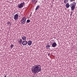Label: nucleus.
Segmentation results:
<instances>
[{"mask_svg":"<svg viewBox=\"0 0 77 77\" xmlns=\"http://www.w3.org/2000/svg\"><path fill=\"white\" fill-rule=\"evenodd\" d=\"M22 43L23 45H26L27 44V42L26 41H22Z\"/></svg>","mask_w":77,"mask_h":77,"instance_id":"423d86ee","label":"nucleus"},{"mask_svg":"<svg viewBox=\"0 0 77 77\" xmlns=\"http://www.w3.org/2000/svg\"><path fill=\"white\" fill-rule=\"evenodd\" d=\"M14 19L15 20H17L18 19V14H16L14 15Z\"/></svg>","mask_w":77,"mask_h":77,"instance_id":"39448f33","label":"nucleus"},{"mask_svg":"<svg viewBox=\"0 0 77 77\" xmlns=\"http://www.w3.org/2000/svg\"><path fill=\"white\" fill-rule=\"evenodd\" d=\"M25 5V3H24V2H23L22 3H21V4H18L17 6L18 7V8H19V9H21V8H23V7H24V6Z\"/></svg>","mask_w":77,"mask_h":77,"instance_id":"7ed1b4c3","label":"nucleus"},{"mask_svg":"<svg viewBox=\"0 0 77 77\" xmlns=\"http://www.w3.org/2000/svg\"><path fill=\"white\" fill-rule=\"evenodd\" d=\"M27 43L28 44V45L30 46V45H31L32 44V42L31 40H30L28 41Z\"/></svg>","mask_w":77,"mask_h":77,"instance_id":"0eeeda50","label":"nucleus"},{"mask_svg":"<svg viewBox=\"0 0 77 77\" xmlns=\"http://www.w3.org/2000/svg\"><path fill=\"white\" fill-rule=\"evenodd\" d=\"M30 20L29 19H28L27 20L26 23H30Z\"/></svg>","mask_w":77,"mask_h":77,"instance_id":"4468645a","label":"nucleus"},{"mask_svg":"<svg viewBox=\"0 0 77 77\" xmlns=\"http://www.w3.org/2000/svg\"><path fill=\"white\" fill-rule=\"evenodd\" d=\"M70 2H75V0H70Z\"/></svg>","mask_w":77,"mask_h":77,"instance_id":"f3484780","label":"nucleus"},{"mask_svg":"<svg viewBox=\"0 0 77 77\" xmlns=\"http://www.w3.org/2000/svg\"><path fill=\"white\" fill-rule=\"evenodd\" d=\"M35 0H32V2H35Z\"/></svg>","mask_w":77,"mask_h":77,"instance_id":"a211bd4d","label":"nucleus"},{"mask_svg":"<svg viewBox=\"0 0 77 77\" xmlns=\"http://www.w3.org/2000/svg\"><path fill=\"white\" fill-rule=\"evenodd\" d=\"M26 18H22L21 20V24H24L25 23H26Z\"/></svg>","mask_w":77,"mask_h":77,"instance_id":"20e7f679","label":"nucleus"},{"mask_svg":"<svg viewBox=\"0 0 77 77\" xmlns=\"http://www.w3.org/2000/svg\"><path fill=\"white\" fill-rule=\"evenodd\" d=\"M71 12V13L70 14V16H71H71L72 15V12Z\"/></svg>","mask_w":77,"mask_h":77,"instance_id":"6ab92c4d","label":"nucleus"},{"mask_svg":"<svg viewBox=\"0 0 77 77\" xmlns=\"http://www.w3.org/2000/svg\"><path fill=\"white\" fill-rule=\"evenodd\" d=\"M50 54H48V56H50Z\"/></svg>","mask_w":77,"mask_h":77,"instance_id":"4be33fe9","label":"nucleus"},{"mask_svg":"<svg viewBox=\"0 0 77 77\" xmlns=\"http://www.w3.org/2000/svg\"><path fill=\"white\" fill-rule=\"evenodd\" d=\"M57 45V44H56V42H54L52 44V47H56Z\"/></svg>","mask_w":77,"mask_h":77,"instance_id":"6e6552de","label":"nucleus"},{"mask_svg":"<svg viewBox=\"0 0 77 77\" xmlns=\"http://www.w3.org/2000/svg\"><path fill=\"white\" fill-rule=\"evenodd\" d=\"M7 76V75H6L5 76H4V77H6Z\"/></svg>","mask_w":77,"mask_h":77,"instance_id":"412c9836","label":"nucleus"},{"mask_svg":"<svg viewBox=\"0 0 77 77\" xmlns=\"http://www.w3.org/2000/svg\"><path fill=\"white\" fill-rule=\"evenodd\" d=\"M37 2H38V1H36L35 2V4H36Z\"/></svg>","mask_w":77,"mask_h":77,"instance_id":"aec40b11","label":"nucleus"},{"mask_svg":"<svg viewBox=\"0 0 77 77\" xmlns=\"http://www.w3.org/2000/svg\"><path fill=\"white\" fill-rule=\"evenodd\" d=\"M69 6L71 8V11H74L75 8V6H76V3L75 2H73L70 4V5L69 4V3L66 4V8H69Z\"/></svg>","mask_w":77,"mask_h":77,"instance_id":"f03ea898","label":"nucleus"},{"mask_svg":"<svg viewBox=\"0 0 77 77\" xmlns=\"http://www.w3.org/2000/svg\"><path fill=\"white\" fill-rule=\"evenodd\" d=\"M7 24H8L9 25V24H10V25H11V22H8Z\"/></svg>","mask_w":77,"mask_h":77,"instance_id":"dca6fc26","label":"nucleus"},{"mask_svg":"<svg viewBox=\"0 0 77 77\" xmlns=\"http://www.w3.org/2000/svg\"><path fill=\"white\" fill-rule=\"evenodd\" d=\"M20 40H18V43H20V44H21V43L23 42V40L22 39H20Z\"/></svg>","mask_w":77,"mask_h":77,"instance_id":"1a4fd4ad","label":"nucleus"},{"mask_svg":"<svg viewBox=\"0 0 77 77\" xmlns=\"http://www.w3.org/2000/svg\"><path fill=\"white\" fill-rule=\"evenodd\" d=\"M46 48L47 49H48L49 48H50V45H47L46 46Z\"/></svg>","mask_w":77,"mask_h":77,"instance_id":"ddd939ff","label":"nucleus"},{"mask_svg":"<svg viewBox=\"0 0 77 77\" xmlns=\"http://www.w3.org/2000/svg\"><path fill=\"white\" fill-rule=\"evenodd\" d=\"M22 38L23 40H26V37L25 36H23Z\"/></svg>","mask_w":77,"mask_h":77,"instance_id":"9d476101","label":"nucleus"},{"mask_svg":"<svg viewBox=\"0 0 77 77\" xmlns=\"http://www.w3.org/2000/svg\"><path fill=\"white\" fill-rule=\"evenodd\" d=\"M14 47V45L11 44V45L10 46V47L11 48H13V47Z\"/></svg>","mask_w":77,"mask_h":77,"instance_id":"2eb2a0df","label":"nucleus"},{"mask_svg":"<svg viewBox=\"0 0 77 77\" xmlns=\"http://www.w3.org/2000/svg\"><path fill=\"white\" fill-rule=\"evenodd\" d=\"M31 69V71L34 74H36L37 73H38L39 72L41 71V66L40 65H35L34 66H32Z\"/></svg>","mask_w":77,"mask_h":77,"instance_id":"f257e3e1","label":"nucleus"},{"mask_svg":"<svg viewBox=\"0 0 77 77\" xmlns=\"http://www.w3.org/2000/svg\"><path fill=\"white\" fill-rule=\"evenodd\" d=\"M67 2H68V0H64V3L66 4V3H67Z\"/></svg>","mask_w":77,"mask_h":77,"instance_id":"f8f14e48","label":"nucleus"},{"mask_svg":"<svg viewBox=\"0 0 77 77\" xmlns=\"http://www.w3.org/2000/svg\"><path fill=\"white\" fill-rule=\"evenodd\" d=\"M39 7H40V5H38L36 8L35 11H37V10L39 9Z\"/></svg>","mask_w":77,"mask_h":77,"instance_id":"9b49d317","label":"nucleus"}]
</instances>
